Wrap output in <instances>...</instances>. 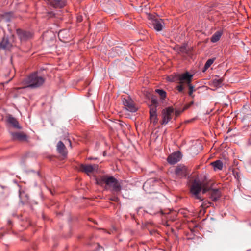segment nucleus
Returning a JSON list of instances; mask_svg holds the SVG:
<instances>
[{
  "label": "nucleus",
  "mask_w": 251,
  "mask_h": 251,
  "mask_svg": "<svg viewBox=\"0 0 251 251\" xmlns=\"http://www.w3.org/2000/svg\"><path fill=\"white\" fill-rule=\"evenodd\" d=\"M158 105V100L156 99H152L151 100V104L150 106L151 107H155L156 109Z\"/></svg>",
  "instance_id": "28"
},
{
  "label": "nucleus",
  "mask_w": 251,
  "mask_h": 251,
  "mask_svg": "<svg viewBox=\"0 0 251 251\" xmlns=\"http://www.w3.org/2000/svg\"><path fill=\"white\" fill-rule=\"evenodd\" d=\"M106 178H108V176H104L100 178L97 179V183L100 186H103V184H105L104 179H105Z\"/></svg>",
  "instance_id": "24"
},
{
  "label": "nucleus",
  "mask_w": 251,
  "mask_h": 251,
  "mask_svg": "<svg viewBox=\"0 0 251 251\" xmlns=\"http://www.w3.org/2000/svg\"><path fill=\"white\" fill-rule=\"evenodd\" d=\"M156 93H157L159 96L160 97V99L162 100H164L166 97V92L163 89H156Z\"/></svg>",
  "instance_id": "22"
},
{
  "label": "nucleus",
  "mask_w": 251,
  "mask_h": 251,
  "mask_svg": "<svg viewBox=\"0 0 251 251\" xmlns=\"http://www.w3.org/2000/svg\"><path fill=\"white\" fill-rule=\"evenodd\" d=\"M68 33V31L66 30H60L58 33V37L59 38L63 37L64 34Z\"/></svg>",
  "instance_id": "30"
},
{
  "label": "nucleus",
  "mask_w": 251,
  "mask_h": 251,
  "mask_svg": "<svg viewBox=\"0 0 251 251\" xmlns=\"http://www.w3.org/2000/svg\"><path fill=\"white\" fill-rule=\"evenodd\" d=\"M148 21L150 26L156 31H160L164 27L165 23L162 19L157 17H148Z\"/></svg>",
  "instance_id": "5"
},
{
  "label": "nucleus",
  "mask_w": 251,
  "mask_h": 251,
  "mask_svg": "<svg viewBox=\"0 0 251 251\" xmlns=\"http://www.w3.org/2000/svg\"><path fill=\"white\" fill-rule=\"evenodd\" d=\"M194 103V101H193V100L189 101V107H190L191 105H192Z\"/></svg>",
  "instance_id": "32"
},
{
  "label": "nucleus",
  "mask_w": 251,
  "mask_h": 251,
  "mask_svg": "<svg viewBox=\"0 0 251 251\" xmlns=\"http://www.w3.org/2000/svg\"><path fill=\"white\" fill-rule=\"evenodd\" d=\"M98 166L97 164H81L79 166L81 171L87 174L93 173L98 169Z\"/></svg>",
  "instance_id": "11"
},
{
  "label": "nucleus",
  "mask_w": 251,
  "mask_h": 251,
  "mask_svg": "<svg viewBox=\"0 0 251 251\" xmlns=\"http://www.w3.org/2000/svg\"><path fill=\"white\" fill-rule=\"evenodd\" d=\"M11 14V13H7L5 16H10L9 15Z\"/></svg>",
  "instance_id": "37"
},
{
  "label": "nucleus",
  "mask_w": 251,
  "mask_h": 251,
  "mask_svg": "<svg viewBox=\"0 0 251 251\" xmlns=\"http://www.w3.org/2000/svg\"><path fill=\"white\" fill-rule=\"evenodd\" d=\"M76 18L78 22H81L82 21V17H76Z\"/></svg>",
  "instance_id": "31"
},
{
  "label": "nucleus",
  "mask_w": 251,
  "mask_h": 251,
  "mask_svg": "<svg viewBox=\"0 0 251 251\" xmlns=\"http://www.w3.org/2000/svg\"><path fill=\"white\" fill-rule=\"evenodd\" d=\"M0 16H4V15H3V14H0Z\"/></svg>",
  "instance_id": "38"
},
{
  "label": "nucleus",
  "mask_w": 251,
  "mask_h": 251,
  "mask_svg": "<svg viewBox=\"0 0 251 251\" xmlns=\"http://www.w3.org/2000/svg\"><path fill=\"white\" fill-rule=\"evenodd\" d=\"M211 165L213 167L214 170H222L223 167V163L220 160H216L211 163Z\"/></svg>",
  "instance_id": "19"
},
{
  "label": "nucleus",
  "mask_w": 251,
  "mask_h": 251,
  "mask_svg": "<svg viewBox=\"0 0 251 251\" xmlns=\"http://www.w3.org/2000/svg\"><path fill=\"white\" fill-rule=\"evenodd\" d=\"M123 103L126 109L130 112H134L136 111V107L134 106L132 101L128 99H124L123 100Z\"/></svg>",
  "instance_id": "13"
},
{
  "label": "nucleus",
  "mask_w": 251,
  "mask_h": 251,
  "mask_svg": "<svg viewBox=\"0 0 251 251\" xmlns=\"http://www.w3.org/2000/svg\"><path fill=\"white\" fill-rule=\"evenodd\" d=\"M16 33L21 42H25L30 40L33 36L32 32L22 29H17Z\"/></svg>",
  "instance_id": "7"
},
{
  "label": "nucleus",
  "mask_w": 251,
  "mask_h": 251,
  "mask_svg": "<svg viewBox=\"0 0 251 251\" xmlns=\"http://www.w3.org/2000/svg\"><path fill=\"white\" fill-rule=\"evenodd\" d=\"M105 189L109 190L113 194L119 195L122 190L121 183L113 176H108L104 179Z\"/></svg>",
  "instance_id": "4"
},
{
  "label": "nucleus",
  "mask_w": 251,
  "mask_h": 251,
  "mask_svg": "<svg viewBox=\"0 0 251 251\" xmlns=\"http://www.w3.org/2000/svg\"><path fill=\"white\" fill-rule=\"evenodd\" d=\"M11 44L7 38L3 37L0 42V50H8L11 47Z\"/></svg>",
  "instance_id": "18"
},
{
  "label": "nucleus",
  "mask_w": 251,
  "mask_h": 251,
  "mask_svg": "<svg viewBox=\"0 0 251 251\" xmlns=\"http://www.w3.org/2000/svg\"><path fill=\"white\" fill-rule=\"evenodd\" d=\"M150 119L151 123L155 125L158 122L157 109L155 107H151L150 109Z\"/></svg>",
  "instance_id": "14"
},
{
  "label": "nucleus",
  "mask_w": 251,
  "mask_h": 251,
  "mask_svg": "<svg viewBox=\"0 0 251 251\" xmlns=\"http://www.w3.org/2000/svg\"><path fill=\"white\" fill-rule=\"evenodd\" d=\"M192 145L190 149V154L192 156H195L198 154L199 152V150L201 147V143L198 141H192Z\"/></svg>",
  "instance_id": "12"
},
{
  "label": "nucleus",
  "mask_w": 251,
  "mask_h": 251,
  "mask_svg": "<svg viewBox=\"0 0 251 251\" xmlns=\"http://www.w3.org/2000/svg\"><path fill=\"white\" fill-rule=\"evenodd\" d=\"M190 191L193 197L200 201L204 200L203 198L200 195V193L201 191L202 194L208 192L209 198L213 201H218L221 196V193L219 189H211V187L205 185L201 186V184L196 182L192 185Z\"/></svg>",
  "instance_id": "1"
},
{
  "label": "nucleus",
  "mask_w": 251,
  "mask_h": 251,
  "mask_svg": "<svg viewBox=\"0 0 251 251\" xmlns=\"http://www.w3.org/2000/svg\"><path fill=\"white\" fill-rule=\"evenodd\" d=\"M7 121L8 123L10 124L13 127L19 129L21 128L18 121L16 118L12 117L11 115L8 116Z\"/></svg>",
  "instance_id": "17"
},
{
  "label": "nucleus",
  "mask_w": 251,
  "mask_h": 251,
  "mask_svg": "<svg viewBox=\"0 0 251 251\" xmlns=\"http://www.w3.org/2000/svg\"><path fill=\"white\" fill-rule=\"evenodd\" d=\"M223 80L222 79H215L213 81V84L216 87H220L222 84Z\"/></svg>",
  "instance_id": "25"
},
{
  "label": "nucleus",
  "mask_w": 251,
  "mask_h": 251,
  "mask_svg": "<svg viewBox=\"0 0 251 251\" xmlns=\"http://www.w3.org/2000/svg\"><path fill=\"white\" fill-rule=\"evenodd\" d=\"M57 151L63 156L67 154L66 147L62 141H59L57 144Z\"/></svg>",
  "instance_id": "16"
},
{
  "label": "nucleus",
  "mask_w": 251,
  "mask_h": 251,
  "mask_svg": "<svg viewBox=\"0 0 251 251\" xmlns=\"http://www.w3.org/2000/svg\"><path fill=\"white\" fill-rule=\"evenodd\" d=\"M188 172V169L187 166L180 164L177 165L175 170L176 176L178 178H183L186 176Z\"/></svg>",
  "instance_id": "9"
},
{
  "label": "nucleus",
  "mask_w": 251,
  "mask_h": 251,
  "mask_svg": "<svg viewBox=\"0 0 251 251\" xmlns=\"http://www.w3.org/2000/svg\"><path fill=\"white\" fill-rule=\"evenodd\" d=\"M118 195L113 194V196L109 198V200L115 202H118L119 200L118 197H117Z\"/></svg>",
  "instance_id": "29"
},
{
  "label": "nucleus",
  "mask_w": 251,
  "mask_h": 251,
  "mask_svg": "<svg viewBox=\"0 0 251 251\" xmlns=\"http://www.w3.org/2000/svg\"><path fill=\"white\" fill-rule=\"evenodd\" d=\"M202 201H203L201 204V206L203 208H207V207H209L210 206H211L212 204H213L212 202H211L210 201H203V200Z\"/></svg>",
  "instance_id": "26"
},
{
  "label": "nucleus",
  "mask_w": 251,
  "mask_h": 251,
  "mask_svg": "<svg viewBox=\"0 0 251 251\" xmlns=\"http://www.w3.org/2000/svg\"><path fill=\"white\" fill-rule=\"evenodd\" d=\"M106 151H104L103 152V156H105L106 155Z\"/></svg>",
  "instance_id": "35"
},
{
  "label": "nucleus",
  "mask_w": 251,
  "mask_h": 251,
  "mask_svg": "<svg viewBox=\"0 0 251 251\" xmlns=\"http://www.w3.org/2000/svg\"><path fill=\"white\" fill-rule=\"evenodd\" d=\"M146 184H147V182L145 183V184H144V185L143 187H144V186H145V185Z\"/></svg>",
  "instance_id": "39"
},
{
  "label": "nucleus",
  "mask_w": 251,
  "mask_h": 251,
  "mask_svg": "<svg viewBox=\"0 0 251 251\" xmlns=\"http://www.w3.org/2000/svg\"><path fill=\"white\" fill-rule=\"evenodd\" d=\"M223 34V31L222 30H219L216 31L211 37V41L212 43H215L219 40L222 35Z\"/></svg>",
  "instance_id": "21"
},
{
  "label": "nucleus",
  "mask_w": 251,
  "mask_h": 251,
  "mask_svg": "<svg viewBox=\"0 0 251 251\" xmlns=\"http://www.w3.org/2000/svg\"><path fill=\"white\" fill-rule=\"evenodd\" d=\"M214 59H209L206 62L204 65V69H207L214 62Z\"/></svg>",
  "instance_id": "27"
},
{
  "label": "nucleus",
  "mask_w": 251,
  "mask_h": 251,
  "mask_svg": "<svg viewBox=\"0 0 251 251\" xmlns=\"http://www.w3.org/2000/svg\"><path fill=\"white\" fill-rule=\"evenodd\" d=\"M47 4L54 8H63L67 5L66 0H46Z\"/></svg>",
  "instance_id": "10"
},
{
  "label": "nucleus",
  "mask_w": 251,
  "mask_h": 251,
  "mask_svg": "<svg viewBox=\"0 0 251 251\" xmlns=\"http://www.w3.org/2000/svg\"><path fill=\"white\" fill-rule=\"evenodd\" d=\"M88 159L90 160H96V159H97V158H93V157H90L88 158Z\"/></svg>",
  "instance_id": "33"
},
{
  "label": "nucleus",
  "mask_w": 251,
  "mask_h": 251,
  "mask_svg": "<svg viewBox=\"0 0 251 251\" xmlns=\"http://www.w3.org/2000/svg\"><path fill=\"white\" fill-rule=\"evenodd\" d=\"M45 81V78L44 77L39 75L38 72H34L23 80V83L24 86L23 88L37 89L41 87Z\"/></svg>",
  "instance_id": "2"
},
{
  "label": "nucleus",
  "mask_w": 251,
  "mask_h": 251,
  "mask_svg": "<svg viewBox=\"0 0 251 251\" xmlns=\"http://www.w3.org/2000/svg\"><path fill=\"white\" fill-rule=\"evenodd\" d=\"M174 109L171 107L162 110V120L161 123L162 125H166L172 119L174 115Z\"/></svg>",
  "instance_id": "6"
},
{
  "label": "nucleus",
  "mask_w": 251,
  "mask_h": 251,
  "mask_svg": "<svg viewBox=\"0 0 251 251\" xmlns=\"http://www.w3.org/2000/svg\"><path fill=\"white\" fill-rule=\"evenodd\" d=\"M182 157L181 152L177 151L170 154L167 157V160L169 164L174 165L180 161Z\"/></svg>",
  "instance_id": "8"
},
{
  "label": "nucleus",
  "mask_w": 251,
  "mask_h": 251,
  "mask_svg": "<svg viewBox=\"0 0 251 251\" xmlns=\"http://www.w3.org/2000/svg\"><path fill=\"white\" fill-rule=\"evenodd\" d=\"M8 224H9V225H11V223H12L11 221H10V220H8Z\"/></svg>",
  "instance_id": "34"
},
{
  "label": "nucleus",
  "mask_w": 251,
  "mask_h": 251,
  "mask_svg": "<svg viewBox=\"0 0 251 251\" xmlns=\"http://www.w3.org/2000/svg\"><path fill=\"white\" fill-rule=\"evenodd\" d=\"M68 142H69V144H70V146H71V141L70 140H68Z\"/></svg>",
  "instance_id": "36"
},
{
  "label": "nucleus",
  "mask_w": 251,
  "mask_h": 251,
  "mask_svg": "<svg viewBox=\"0 0 251 251\" xmlns=\"http://www.w3.org/2000/svg\"><path fill=\"white\" fill-rule=\"evenodd\" d=\"M188 52V48L187 45H184L179 48L178 53L180 54H187Z\"/></svg>",
  "instance_id": "23"
},
{
  "label": "nucleus",
  "mask_w": 251,
  "mask_h": 251,
  "mask_svg": "<svg viewBox=\"0 0 251 251\" xmlns=\"http://www.w3.org/2000/svg\"><path fill=\"white\" fill-rule=\"evenodd\" d=\"M11 135L14 140L25 141L27 140V136L23 133L12 132L11 133Z\"/></svg>",
  "instance_id": "15"
},
{
  "label": "nucleus",
  "mask_w": 251,
  "mask_h": 251,
  "mask_svg": "<svg viewBox=\"0 0 251 251\" xmlns=\"http://www.w3.org/2000/svg\"><path fill=\"white\" fill-rule=\"evenodd\" d=\"M192 76L193 75L189 74V100L190 99H194L195 95L193 94V92L196 91L194 87L190 84Z\"/></svg>",
  "instance_id": "20"
},
{
  "label": "nucleus",
  "mask_w": 251,
  "mask_h": 251,
  "mask_svg": "<svg viewBox=\"0 0 251 251\" xmlns=\"http://www.w3.org/2000/svg\"><path fill=\"white\" fill-rule=\"evenodd\" d=\"M168 81L178 83L176 86L177 91L183 93L186 85H188V71H186L183 74L175 73L167 77Z\"/></svg>",
  "instance_id": "3"
}]
</instances>
